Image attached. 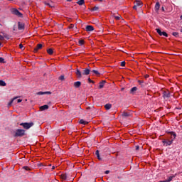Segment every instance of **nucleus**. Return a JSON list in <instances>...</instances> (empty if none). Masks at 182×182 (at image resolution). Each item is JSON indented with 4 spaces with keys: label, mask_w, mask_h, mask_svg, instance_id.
Masks as SVG:
<instances>
[{
    "label": "nucleus",
    "mask_w": 182,
    "mask_h": 182,
    "mask_svg": "<svg viewBox=\"0 0 182 182\" xmlns=\"http://www.w3.org/2000/svg\"><path fill=\"white\" fill-rule=\"evenodd\" d=\"M161 92L162 93V97H164V99H168V97H170V91H168V90H166L164 87H161Z\"/></svg>",
    "instance_id": "obj_1"
},
{
    "label": "nucleus",
    "mask_w": 182,
    "mask_h": 182,
    "mask_svg": "<svg viewBox=\"0 0 182 182\" xmlns=\"http://www.w3.org/2000/svg\"><path fill=\"white\" fill-rule=\"evenodd\" d=\"M25 134V129H18L16 130L14 137H23Z\"/></svg>",
    "instance_id": "obj_2"
},
{
    "label": "nucleus",
    "mask_w": 182,
    "mask_h": 182,
    "mask_svg": "<svg viewBox=\"0 0 182 182\" xmlns=\"http://www.w3.org/2000/svg\"><path fill=\"white\" fill-rule=\"evenodd\" d=\"M33 124V122H22L20 124V126H22V127H23V129L26 130H29V129H31Z\"/></svg>",
    "instance_id": "obj_3"
},
{
    "label": "nucleus",
    "mask_w": 182,
    "mask_h": 182,
    "mask_svg": "<svg viewBox=\"0 0 182 182\" xmlns=\"http://www.w3.org/2000/svg\"><path fill=\"white\" fill-rule=\"evenodd\" d=\"M154 15H159L160 14V3L158 1L156 2L155 7H154V10L153 11Z\"/></svg>",
    "instance_id": "obj_4"
},
{
    "label": "nucleus",
    "mask_w": 182,
    "mask_h": 182,
    "mask_svg": "<svg viewBox=\"0 0 182 182\" xmlns=\"http://www.w3.org/2000/svg\"><path fill=\"white\" fill-rule=\"evenodd\" d=\"M11 12L13 15H16V16H18V18H22V16H23V15L22 14V13H21L20 11H18V9H11Z\"/></svg>",
    "instance_id": "obj_5"
},
{
    "label": "nucleus",
    "mask_w": 182,
    "mask_h": 182,
    "mask_svg": "<svg viewBox=\"0 0 182 182\" xmlns=\"http://www.w3.org/2000/svg\"><path fill=\"white\" fill-rule=\"evenodd\" d=\"M18 31H24L25 30V23L21 22H18Z\"/></svg>",
    "instance_id": "obj_6"
},
{
    "label": "nucleus",
    "mask_w": 182,
    "mask_h": 182,
    "mask_svg": "<svg viewBox=\"0 0 182 182\" xmlns=\"http://www.w3.org/2000/svg\"><path fill=\"white\" fill-rule=\"evenodd\" d=\"M75 75H76L77 79H82V75H83V74L82 72H80L79 70V69H77L76 72H75Z\"/></svg>",
    "instance_id": "obj_7"
},
{
    "label": "nucleus",
    "mask_w": 182,
    "mask_h": 182,
    "mask_svg": "<svg viewBox=\"0 0 182 182\" xmlns=\"http://www.w3.org/2000/svg\"><path fill=\"white\" fill-rule=\"evenodd\" d=\"M85 31L87 32H92V31H95V28L92 26H87L85 27Z\"/></svg>",
    "instance_id": "obj_8"
},
{
    "label": "nucleus",
    "mask_w": 182,
    "mask_h": 182,
    "mask_svg": "<svg viewBox=\"0 0 182 182\" xmlns=\"http://www.w3.org/2000/svg\"><path fill=\"white\" fill-rule=\"evenodd\" d=\"M90 69H89V68H85V69L82 70V75H83L87 76V75H90Z\"/></svg>",
    "instance_id": "obj_9"
},
{
    "label": "nucleus",
    "mask_w": 182,
    "mask_h": 182,
    "mask_svg": "<svg viewBox=\"0 0 182 182\" xmlns=\"http://www.w3.org/2000/svg\"><path fill=\"white\" fill-rule=\"evenodd\" d=\"M43 45L42 44H37L36 47L34 48L33 52L36 53L38 50H40V49H42Z\"/></svg>",
    "instance_id": "obj_10"
},
{
    "label": "nucleus",
    "mask_w": 182,
    "mask_h": 182,
    "mask_svg": "<svg viewBox=\"0 0 182 182\" xmlns=\"http://www.w3.org/2000/svg\"><path fill=\"white\" fill-rule=\"evenodd\" d=\"M36 95H38V96H42L43 95H52V92H38L36 93Z\"/></svg>",
    "instance_id": "obj_11"
},
{
    "label": "nucleus",
    "mask_w": 182,
    "mask_h": 182,
    "mask_svg": "<svg viewBox=\"0 0 182 182\" xmlns=\"http://www.w3.org/2000/svg\"><path fill=\"white\" fill-rule=\"evenodd\" d=\"M164 146H170L173 144V140H165L163 141Z\"/></svg>",
    "instance_id": "obj_12"
},
{
    "label": "nucleus",
    "mask_w": 182,
    "mask_h": 182,
    "mask_svg": "<svg viewBox=\"0 0 182 182\" xmlns=\"http://www.w3.org/2000/svg\"><path fill=\"white\" fill-rule=\"evenodd\" d=\"M105 83H106V80H102L100 82L98 89H103V87H105Z\"/></svg>",
    "instance_id": "obj_13"
},
{
    "label": "nucleus",
    "mask_w": 182,
    "mask_h": 182,
    "mask_svg": "<svg viewBox=\"0 0 182 182\" xmlns=\"http://www.w3.org/2000/svg\"><path fill=\"white\" fill-rule=\"evenodd\" d=\"M81 85H82V82H80V81L75 82H74V87L77 89L78 87H80Z\"/></svg>",
    "instance_id": "obj_14"
},
{
    "label": "nucleus",
    "mask_w": 182,
    "mask_h": 182,
    "mask_svg": "<svg viewBox=\"0 0 182 182\" xmlns=\"http://www.w3.org/2000/svg\"><path fill=\"white\" fill-rule=\"evenodd\" d=\"M122 117H130V116H132V114H130V113L127 112H123L122 114Z\"/></svg>",
    "instance_id": "obj_15"
},
{
    "label": "nucleus",
    "mask_w": 182,
    "mask_h": 182,
    "mask_svg": "<svg viewBox=\"0 0 182 182\" xmlns=\"http://www.w3.org/2000/svg\"><path fill=\"white\" fill-rule=\"evenodd\" d=\"M136 90H137V87H132V88L130 90L129 93H130L131 95H134V93H136Z\"/></svg>",
    "instance_id": "obj_16"
},
{
    "label": "nucleus",
    "mask_w": 182,
    "mask_h": 182,
    "mask_svg": "<svg viewBox=\"0 0 182 182\" xmlns=\"http://www.w3.org/2000/svg\"><path fill=\"white\" fill-rule=\"evenodd\" d=\"M49 109V105H43L41 107H40V110H41L42 112H43V110H46Z\"/></svg>",
    "instance_id": "obj_17"
},
{
    "label": "nucleus",
    "mask_w": 182,
    "mask_h": 182,
    "mask_svg": "<svg viewBox=\"0 0 182 182\" xmlns=\"http://www.w3.org/2000/svg\"><path fill=\"white\" fill-rule=\"evenodd\" d=\"M135 5L136 6H142L143 3H141V1H140L139 0H136Z\"/></svg>",
    "instance_id": "obj_18"
},
{
    "label": "nucleus",
    "mask_w": 182,
    "mask_h": 182,
    "mask_svg": "<svg viewBox=\"0 0 182 182\" xmlns=\"http://www.w3.org/2000/svg\"><path fill=\"white\" fill-rule=\"evenodd\" d=\"M95 155L97 156L98 160H100V161H102V158L100 157V154L99 153V150H97L95 151Z\"/></svg>",
    "instance_id": "obj_19"
},
{
    "label": "nucleus",
    "mask_w": 182,
    "mask_h": 182,
    "mask_svg": "<svg viewBox=\"0 0 182 182\" xmlns=\"http://www.w3.org/2000/svg\"><path fill=\"white\" fill-rule=\"evenodd\" d=\"M105 108L106 110H110V109H112V104H106Z\"/></svg>",
    "instance_id": "obj_20"
},
{
    "label": "nucleus",
    "mask_w": 182,
    "mask_h": 182,
    "mask_svg": "<svg viewBox=\"0 0 182 182\" xmlns=\"http://www.w3.org/2000/svg\"><path fill=\"white\" fill-rule=\"evenodd\" d=\"M79 123H80V124H84V125L89 124V122L87 121H85L84 119H80Z\"/></svg>",
    "instance_id": "obj_21"
},
{
    "label": "nucleus",
    "mask_w": 182,
    "mask_h": 182,
    "mask_svg": "<svg viewBox=\"0 0 182 182\" xmlns=\"http://www.w3.org/2000/svg\"><path fill=\"white\" fill-rule=\"evenodd\" d=\"M113 16L114 19H116V21H120V19H122V16H120L119 14H118V16L113 14Z\"/></svg>",
    "instance_id": "obj_22"
},
{
    "label": "nucleus",
    "mask_w": 182,
    "mask_h": 182,
    "mask_svg": "<svg viewBox=\"0 0 182 182\" xmlns=\"http://www.w3.org/2000/svg\"><path fill=\"white\" fill-rule=\"evenodd\" d=\"M160 36H166V38H167V36H168V34H167V33H166L165 31H160Z\"/></svg>",
    "instance_id": "obj_23"
},
{
    "label": "nucleus",
    "mask_w": 182,
    "mask_h": 182,
    "mask_svg": "<svg viewBox=\"0 0 182 182\" xmlns=\"http://www.w3.org/2000/svg\"><path fill=\"white\" fill-rule=\"evenodd\" d=\"M47 53H48V55H53V49L52 48L47 49Z\"/></svg>",
    "instance_id": "obj_24"
},
{
    "label": "nucleus",
    "mask_w": 182,
    "mask_h": 182,
    "mask_svg": "<svg viewBox=\"0 0 182 182\" xmlns=\"http://www.w3.org/2000/svg\"><path fill=\"white\" fill-rule=\"evenodd\" d=\"M77 5L82 6V5L85 4V0H80L77 2Z\"/></svg>",
    "instance_id": "obj_25"
},
{
    "label": "nucleus",
    "mask_w": 182,
    "mask_h": 182,
    "mask_svg": "<svg viewBox=\"0 0 182 182\" xmlns=\"http://www.w3.org/2000/svg\"><path fill=\"white\" fill-rule=\"evenodd\" d=\"M0 86H6V82L2 80H0Z\"/></svg>",
    "instance_id": "obj_26"
},
{
    "label": "nucleus",
    "mask_w": 182,
    "mask_h": 182,
    "mask_svg": "<svg viewBox=\"0 0 182 182\" xmlns=\"http://www.w3.org/2000/svg\"><path fill=\"white\" fill-rule=\"evenodd\" d=\"M92 73H95V75H97V76H98V75H100V73H99V71L96 70H92L91 71Z\"/></svg>",
    "instance_id": "obj_27"
},
{
    "label": "nucleus",
    "mask_w": 182,
    "mask_h": 182,
    "mask_svg": "<svg viewBox=\"0 0 182 182\" xmlns=\"http://www.w3.org/2000/svg\"><path fill=\"white\" fill-rule=\"evenodd\" d=\"M171 136H173V139H176V137H177V135L176 134V132H169Z\"/></svg>",
    "instance_id": "obj_28"
},
{
    "label": "nucleus",
    "mask_w": 182,
    "mask_h": 182,
    "mask_svg": "<svg viewBox=\"0 0 182 182\" xmlns=\"http://www.w3.org/2000/svg\"><path fill=\"white\" fill-rule=\"evenodd\" d=\"M16 99H18V97H14L13 100H11V102H9V106H11V105H12L14 103V101L16 100Z\"/></svg>",
    "instance_id": "obj_29"
},
{
    "label": "nucleus",
    "mask_w": 182,
    "mask_h": 182,
    "mask_svg": "<svg viewBox=\"0 0 182 182\" xmlns=\"http://www.w3.org/2000/svg\"><path fill=\"white\" fill-rule=\"evenodd\" d=\"M78 43L80 46L84 45L85 44V40H79Z\"/></svg>",
    "instance_id": "obj_30"
},
{
    "label": "nucleus",
    "mask_w": 182,
    "mask_h": 182,
    "mask_svg": "<svg viewBox=\"0 0 182 182\" xmlns=\"http://www.w3.org/2000/svg\"><path fill=\"white\" fill-rule=\"evenodd\" d=\"M45 5H47V6H49V8H53L54 6H53L50 3H45Z\"/></svg>",
    "instance_id": "obj_31"
},
{
    "label": "nucleus",
    "mask_w": 182,
    "mask_h": 182,
    "mask_svg": "<svg viewBox=\"0 0 182 182\" xmlns=\"http://www.w3.org/2000/svg\"><path fill=\"white\" fill-rule=\"evenodd\" d=\"M92 11H99V7L95 6V7H93V8L92 9Z\"/></svg>",
    "instance_id": "obj_32"
},
{
    "label": "nucleus",
    "mask_w": 182,
    "mask_h": 182,
    "mask_svg": "<svg viewBox=\"0 0 182 182\" xmlns=\"http://www.w3.org/2000/svg\"><path fill=\"white\" fill-rule=\"evenodd\" d=\"M0 63H5V59L2 57H0Z\"/></svg>",
    "instance_id": "obj_33"
},
{
    "label": "nucleus",
    "mask_w": 182,
    "mask_h": 182,
    "mask_svg": "<svg viewBox=\"0 0 182 182\" xmlns=\"http://www.w3.org/2000/svg\"><path fill=\"white\" fill-rule=\"evenodd\" d=\"M174 176H170L167 180H166V181H168V182H170V181H171V180H173V178Z\"/></svg>",
    "instance_id": "obj_34"
},
{
    "label": "nucleus",
    "mask_w": 182,
    "mask_h": 182,
    "mask_svg": "<svg viewBox=\"0 0 182 182\" xmlns=\"http://www.w3.org/2000/svg\"><path fill=\"white\" fill-rule=\"evenodd\" d=\"M68 28H69V29H73L75 28V25L70 24Z\"/></svg>",
    "instance_id": "obj_35"
},
{
    "label": "nucleus",
    "mask_w": 182,
    "mask_h": 182,
    "mask_svg": "<svg viewBox=\"0 0 182 182\" xmlns=\"http://www.w3.org/2000/svg\"><path fill=\"white\" fill-rule=\"evenodd\" d=\"M65 79V75H60V77H59V80H63Z\"/></svg>",
    "instance_id": "obj_36"
},
{
    "label": "nucleus",
    "mask_w": 182,
    "mask_h": 182,
    "mask_svg": "<svg viewBox=\"0 0 182 182\" xmlns=\"http://www.w3.org/2000/svg\"><path fill=\"white\" fill-rule=\"evenodd\" d=\"M66 178H68V175L66 174L63 175V180H66Z\"/></svg>",
    "instance_id": "obj_37"
},
{
    "label": "nucleus",
    "mask_w": 182,
    "mask_h": 182,
    "mask_svg": "<svg viewBox=\"0 0 182 182\" xmlns=\"http://www.w3.org/2000/svg\"><path fill=\"white\" fill-rule=\"evenodd\" d=\"M121 66H126V62H124V61H122V62H121Z\"/></svg>",
    "instance_id": "obj_38"
},
{
    "label": "nucleus",
    "mask_w": 182,
    "mask_h": 182,
    "mask_svg": "<svg viewBox=\"0 0 182 182\" xmlns=\"http://www.w3.org/2000/svg\"><path fill=\"white\" fill-rule=\"evenodd\" d=\"M89 83H95V81L92 80L90 77L88 78Z\"/></svg>",
    "instance_id": "obj_39"
},
{
    "label": "nucleus",
    "mask_w": 182,
    "mask_h": 182,
    "mask_svg": "<svg viewBox=\"0 0 182 182\" xmlns=\"http://www.w3.org/2000/svg\"><path fill=\"white\" fill-rule=\"evenodd\" d=\"M173 36H178V33H177V32H173Z\"/></svg>",
    "instance_id": "obj_40"
},
{
    "label": "nucleus",
    "mask_w": 182,
    "mask_h": 182,
    "mask_svg": "<svg viewBox=\"0 0 182 182\" xmlns=\"http://www.w3.org/2000/svg\"><path fill=\"white\" fill-rule=\"evenodd\" d=\"M23 168H24V170H26L27 171L30 170L29 167L28 166H23Z\"/></svg>",
    "instance_id": "obj_41"
},
{
    "label": "nucleus",
    "mask_w": 182,
    "mask_h": 182,
    "mask_svg": "<svg viewBox=\"0 0 182 182\" xmlns=\"http://www.w3.org/2000/svg\"><path fill=\"white\" fill-rule=\"evenodd\" d=\"M5 39V37H4L2 35H0V41H4Z\"/></svg>",
    "instance_id": "obj_42"
},
{
    "label": "nucleus",
    "mask_w": 182,
    "mask_h": 182,
    "mask_svg": "<svg viewBox=\"0 0 182 182\" xmlns=\"http://www.w3.org/2000/svg\"><path fill=\"white\" fill-rule=\"evenodd\" d=\"M156 32L159 33V35H160V28H156Z\"/></svg>",
    "instance_id": "obj_43"
},
{
    "label": "nucleus",
    "mask_w": 182,
    "mask_h": 182,
    "mask_svg": "<svg viewBox=\"0 0 182 182\" xmlns=\"http://www.w3.org/2000/svg\"><path fill=\"white\" fill-rule=\"evenodd\" d=\"M19 48H20L21 50L23 49V45L20 44V45H19Z\"/></svg>",
    "instance_id": "obj_44"
},
{
    "label": "nucleus",
    "mask_w": 182,
    "mask_h": 182,
    "mask_svg": "<svg viewBox=\"0 0 182 182\" xmlns=\"http://www.w3.org/2000/svg\"><path fill=\"white\" fill-rule=\"evenodd\" d=\"M140 149V146H139L138 145L136 146L135 150H139Z\"/></svg>",
    "instance_id": "obj_45"
},
{
    "label": "nucleus",
    "mask_w": 182,
    "mask_h": 182,
    "mask_svg": "<svg viewBox=\"0 0 182 182\" xmlns=\"http://www.w3.org/2000/svg\"><path fill=\"white\" fill-rule=\"evenodd\" d=\"M133 9H135V10L137 9V6H136V4L133 6Z\"/></svg>",
    "instance_id": "obj_46"
},
{
    "label": "nucleus",
    "mask_w": 182,
    "mask_h": 182,
    "mask_svg": "<svg viewBox=\"0 0 182 182\" xmlns=\"http://www.w3.org/2000/svg\"><path fill=\"white\" fill-rule=\"evenodd\" d=\"M21 102H22V100L21 99L17 100V103H21Z\"/></svg>",
    "instance_id": "obj_47"
},
{
    "label": "nucleus",
    "mask_w": 182,
    "mask_h": 182,
    "mask_svg": "<svg viewBox=\"0 0 182 182\" xmlns=\"http://www.w3.org/2000/svg\"><path fill=\"white\" fill-rule=\"evenodd\" d=\"M4 38H6V39H9V37L6 35H4Z\"/></svg>",
    "instance_id": "obj_48"
},
{
    "label": "nucleus",
    "mask_w": 182,
    "mask_h": 182,
    "mask_svg": "<svg viewBox=\"0 0 182 182\" xmlns=\"http://www.w3.org/2000/svg\"><path fill=\"white\" fill-rule=\"evenodd\" d=\"M109 173H110V171H105V174H109Z\"/></svg>",
    "instance_id": "obj_49"
},
{
    "label": "nucleus",
    "mask_w": 182,
    "mask_h": 182,
    "mask_svg": "<svg viewBox=\"0 0 182 182\" xmlns=\"http://www.w3.org/2000/svg\"><path fill=\"white\" fill-rule=\"evenodd\" d=\"M163 12H166V9H164V7H162Z\"/></svg>",
    "instance_id": "obj_50"
},
{
    "label": "nucleus",
    "mask_w": 182,
    "mask_h": 182,
    "mask_svg": "<svg viewBox=\"0 0 182 182\" xmlns=\"http://www.w3.org/2000/svg\"><path fill=\"white\" fill-rule=\"evenodd\" d=\"M145 77H146V79H147V77H149V75H146Z\"/></svg>",
    "instance_id": "obj_51"
},
{
    "label": "nucleus",
    "mask_w": 182,
    "mask_h": 182,
    "mask_svg": "<svg viewBox=\"0 0 182 182\" xmlns=\"http://www.w3.org/2000/svg\"><path fill=\"white\" fill-rule=\"evenodd\" d=\"M160 182H168V181H167V180H166V181H160Z\"/></svg>",
    "instance_id": "obj_52"
},
{
    "label": "nucleus",
    "mask_w": 182,
    "mask_h": 182,
    "mask_svg": "<svg viewBox=\"0 0 182 182\" xmlns=\"http://www.w3.org/2000/svg\"><path fill=\"white\" fill-rule=\"evenodd\" d=\"M67 2H71L72 0H66Z\"/></svg>",
    "instance_id": "obj_53"
},
{
    "label": "nucleus",
    "mask_w": 182,
    "mask_h": 182,
    "mask_svg": "<svg viewBox=\"0 0 182 182\" xmlns=\"http://www.w3.org/2000/svg\"><path fill=\"white\" fill-rule=\"evenodd\" d=\"M52 170H55V166H53V167H52Z\"/></svg>",
    "instance_id": "obj_54"
},
{
    "label": "nucleus",
    "mask_w": 182,
    "mask_h": 182,
    "mask_svg": "<svg viewBox=\"0 0 182 182\" xmlns=\"http://www.w3.org/2000/svg\"><path fill=\"white\" fill-rule=\"evenodd\" d=\"M139 83H143V82L142 81H139Z\"/></svg>",
    "instance_id": "obj_55"
},
{
    "label": "nucleus",
    "mask_w": 182,
    "mask_h": 182,
    "mask_svg": "<svg viewBox=\"0 0 182 182\" xmlns=\"http://www.w3.org/2000/svg\"><path fill=\"white\" fill-rule=\"evenodd\" d=\"M122 90H124V88H122Z\"/></svg>",
    "instance_id": "obj_56"
},
{
    "label": "nucleus",
    "mask_w": 182,
    "mask_h": 182,
    "mask_svg": "<svg viewBox=\"0 0 182 182\" xmlns=\"http://www.w3.org/2000/svg\"><path fill=\"white\" fill-rule=\"evenodd\" d=\"M2 45V43H1V42H0V46Z\"/></svg>",
    "instance_id": "obj_57"
},
{
    "label": "nucleus",
    "mask_w": 182,
    "mask_h": 182,
    "mask_svg": "<svg viewBox=\"0 0 182 182\" xmlns=\"http://www.w3.org/2000/svg\"><path fill=\"white\" fill-rule=\"evenodd\" d=\"M159 182H160V181H159Z\"/></svg>",
    "instance_id": "obj_58"
}]
</instances>
